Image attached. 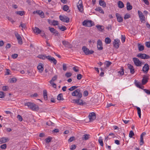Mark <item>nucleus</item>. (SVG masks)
Instances as JSON below:
<instances>
[{"mask_svg": "<svg viewBox=\"0 0 150 150\" xmlns=\"http://www.w3.org/2000/svg\"><path fill=\"white\" fill-rule=\"evenodd\" d=\"M24 105L25 106H28V108L33 110L37 111L39 109V107L38 105L32 103L28 102L25 103Z\"/></svg>", "mask_w": 150, "mask_h": 150, "instance_id": "nucleus-1", "label": "nucleus"}, {"mask_svg": "<svg viewBox=\"0 0 150 150\" xmlns=\"http://www.w3.org/2000/svg\"><path fill=\"white\" fill-rule=\"evenodd\" d=\"M71 95L73 96H76L77 98H81L82 96L80 90L79 89H77L72 92Z\"/></svg>", "mask_w": 150, "mask_h": 150, "instance_id": "nucleus-2", "label": "nucleus"}, {"mask_svg": "<svg viewBox=\"0 0 150 150\" xmlns=\"http://www.w3.org/2000/svg\"><path fill=\"white\" fill-rule=\"evenodd\" d=\"M83 25L85 26L90 27L93 25V23L90 20H84L82 23Z\"/></svg>", "mask_w": 150, "mask_h": 150, "instance_id": "nucleus-3", "label": "nucleus"}, {"mask_svg": "<svg viewBox=\"0 0 150 150\" xmlns=\"http://www.w3.org/2000/svg\"><path fill=\"white\" fill-rule=\"evenodd\" d=\"M82 49L85 54L86 55L92 54L94 52V51L89 50L86 46L83 47Z\"/></svg>", "mask_w": 150, "mask_h": 150, "instance_id": "nucleus-4", "label": "nucleus"}, {"mask_svg": "<svg viewBox=\"0 0 150 150\" xmlns=\"http://www.w3.org/2000/svg\"><path fill=\"white\" fill-rule=\"evenodd\" d=\"M137 57L143 59H148L150 58V56L145 54L139 53L137 55Z\"/></svg>", "mask_w": 150, "mask_h": 150, "instance_id": "nucleus-5", "label": "nucleus"}, {"mask_svg": "<svg viewBox=\"0 0 150 150\" xmlns=\"http://www.w3.org/2000/svg\"><path fill=\"white\" fill-rule=\"evenodd\" d=\"M134 64L137 66H141L142 62H141L138 58L136 57H134L132 59Z\"/></svg>", "mask_w": 150, "mask_h": 150, "instance_id": "nucleus-6", "label": "nucleus"}, {"mask_svg": "<svg viewBox=\"0 0 150 150\" xmlns=\"http://www.w3.org/2000/svg\"><path fill=\"white\" fill-rule=\"evenodd\" d=\"M59 18L60 20L64 22L68 23L69 21V18L67 16L60 15Z\"/></svg>", "mask_w": 150, "mask_h": 150, "instance_id": "nucleus-7", "label": "nucleus"}, {"mask_svg": "<svg viewBox=\"0 0 150 150\" xmlns=\"http://www.w3.org/2000/svg\"><path fill=\"white\" fill-rule=\"evenodd\" d=\"M77 7L78 10L81 12L83 11V6L82 4V2L81 0H79L78 3L77 4Z\"/></svg>", "mask_w": 150, "mask_h": 150, "instance_id": "nucleus-8", "label": "nucleus"}, {"mask_svg": "<svg viewBox=\"0 0 150 150\" xmlns=\"http://www.w3.org/2000/svg\"><path fill=\"white\" fill-rule=\"evenodd\" d=\"M88 117L89 118L90 121L92 122L96 118V115L94 112H92L89 114Z\"/></svg>", "mask_w": 150, "mask_h": 150, "instance_id": "nucleus-9", "label": "nucleus"}, {"mask_svg": "<svg viewBox=\"0 0 150 150\" xmlns=\"http://www.w3.org/2000/svg\"><path fill=\"white\" fill-rule=\"evenodd\" d=\"M74 103H76L77 104L80 105H83L85 103L83 102V100H82L80 99V98H77L76 99H74L73 100Z\"/></svg>", "mask_w": 150, "mask_h": 150, "instance_id": "nucleus-10", "label": "nucleus"}, {"mask_svg": "<svg viewBox=\"0 0 150 150\" xmlns=\"http://www.w3.org/2000/svg\"><path fill=\"white\" fill-rule=\"evenodd\" d=\"M47 59L50 61L51 63H53L54 65H56L57 63V61L56 59L51 56H47Z\"/></svg>", "mask_w": 150, "mask_h": 150, "instance_id": "nucleus-11", "label": "nucleus"}, {"mask_svg": "<svg viewBox=\"0 0 150 150\" xmlns=\"http://www.w3.org/2000/svg\"><path fill=\"white\" fill-rule=\"evenodd\" d=\"M149 77L147 75H144L142 81V85H145L147 82Z\"/></svg>", "mask_w": 150, "mask_h": 150, "instance_id": "nucleus-12", "label": "nucleus"}, {"mask_svg": "<svg viewBox=\"0 0 150 150\" xmlns=\"http://www.w3.org/2000/svg\"><path fill=\"white\" fill-rule=\"evenodd\" d=\"M63 45L65 47H67L69 48H71L72 46L68 42L64 40L62 41Z\"/></svg>", "mask_w": 150, "mask_h": 150, "instance_id": "nucleus-13", "label": "nucleus"}, {"mask_svg": "<svg viewBox=\"0 0 150 150\" xmlns=\"http://www.w3.org/2000/svg\"><path fill=\"white\" fill-rule=\"evenodd\" d=\"M15 35L18 40V43L20 44H22V40L20 35L17 32L15 33Z\"/></svg>", "mask_w": 150, "mask_h": 150, "instance_id": "nucleus-14", "label": "nucleus"}, {"mask_svg": "<svg viewBox=\"0 0 150 150\" xmlns=\"http://www.w3.org/2000/svg\"><path fill=\"white\" fill-rule=\"evenodd\" d=\"M102 41L100 40H98L97 42V47L98 50H102L103 49Z\"/></svg>", "mask_w": 150, "mask_h": 150, "instance_id": "nucleus-15", "label": "nucleus"}, {"mask_svg": "<svg viewBox=\"0 0 150 150\" xmlns=\"http://www.w3.org/2000/svg\"><path fill=\"white\" fill-rule=\"evenodd\" d=\"M33 14H37L39 15L41 18H43L44 17V13L41 10H37L33 12Z\"/></svg>", "mask_w": 150, "mask_h": 150, "instance_id": "nucleus-16", "label": "nucleus"}, {"mask_svg": "<svg viewBox=\"0 0 150 150\" xmlns=\"http://www.w3.org/2000/svg\"><path fill=\"white\" fill-rule=\"evenodd\" d=\"M149 69V66L147 64H145L142 68V71L146 73Z\"/></svg>", "mask_w": 150, "mask_h": 150, "instance_id": "nucleus-17", "label": "nucleus"}, {"mask_svg": "<svg viewBox=\"0 0 150 150\" xmlns=\"http://www.w3.org/2000/svg\"><path fill=\"white\" fill-rule=\"evenodd\" d=\"M117 18V21L120 23L122 22L123 21V18L118 13L115 14Z\"/></svg>", "mask_w": 150, "mask_h": 150, "instance_id": "nucleus-18", "label": "nucleus"}, {"mask_svg": "<svg viewBox=\"0 0 150 150\" xmlns=\"http://www.w3.org/2000/svg\"><path fill=\"white\" fill-rule=\"evenodd\" d=\"M49 29L52 33H53L55 36H58L59 34L58 32L54 28L49 27Z\"/></svg>", "mask_w": 150, "mask_h": 150, "instance_id": "nucleus-19", "label": "nucleus"}, {"mask_svg": "<svg viewBox=\"0 0 150 150\" xmlns=\"http://www.w3.org/2000/svg\"><path fill=\"white\" fill-rule=\"evenodd\" d=\"M127 66L128 69L130 70L131 73L132 74H133L135 72L134 69V67L130 64H128Z\"/></svg>", "mask_w": 150, "mask_h": 150, "instance_id": "nucleus-20", "label": "nucleus"}, {"mask_svg": "<svg viewBox=\"0 0 150 150\" xmlns=\"http://www.w3.org/2000/svg\"><path fill=\"white\" fill-rule=\"evenodd\" d=\"M120 41L118 40H115L113 42V45L114 47L116 48L117 49L119 46V42Z\"/></svg>", "mask_w": 150, "mask_h": 150, "instance_id": "nucleus-21", "label": "nucleus"}, {"mask_svg": "<svg viewBox=\"0 0 150 150\" xmlns=\"http://www.w3.org/2000/svg\"><path fill=\"white\" fill-rule=\"evenodd\" d=\"M33 31L36 34L40 33V32H41V30L38 28L37 27H35V28L33 30Z\"/></svg>", "mask_w": 150, "mask_h": 150, "instance_id": "nucleus-22", "label": "nucleus"}, {"mask_svg": "<svg viewBox=\"0 0 150 150\" xmlns=\"http://www.w3.org/2000/svg\"><path fill=\"white\" fill-rule=\"evenodd\" d=\"M95 10L96 11H98L99 13L102 14L104 13V12L101 8L100 7H97L95 9Z\"/></svg>", "mask_w": 150, "mask_h": 150, "instance_id": "nucleus-23", "label": "nucleus"}, {"mask_svg": "<svg viewBox=\"0 0 150 150\" xmlns=\"http://www.w3.org/2000/svg\"><path fill=\"white\" fill-rule=\"evenodd\" d=\"M90 135L89 134H85L83 135L82 139L83 140H87L90 138Z\"/></svg>", "mask_w": 150, "mask_h": 150, "instance_id": "nucleus-24", "label": "nucleus"}, {"mask_svg": "<svg viewBox=\"0 0 150 150\" xmlns=\"http://www.w3.org/2000/svg\"><path fill=\"white\" fill-rule=\"evenodd\" d=\"M43 95L44 99L45 100H47V92L45 90L43 91Z\"/></svg>", "mask_w": 150, "mask_h": 150, "instance_id": "nucleus-25", "label": "nucleus"}, {"mask_svg": "<svg viewBox=\"0 0 150 150\" xmlns=\"http://www.w3.org/2000/svg\"><path fill=\"white\" fill-rule=\"evenodd\" d=\"M132 6L130 5V3L129 2H127V9L128 11H130L132 9Z\"/></svg>", "mask_w": 150, "mask_h": 150, "instance_id": "nucleus-26", "label": "nucleus"}, {"mask_svg": "<svg viewBox=\"0 0 150 150\" xmlns=\"http://www.w3.org/2000/svg\"><path fill=\"white\" fill-rule=\"evenodd\" d=\"M99 3L100 6H102L103 7L106 6V4L104 1L102 0H100Z\"/></svg>", "mask_w": 150, "mask_h": 150, "instance_id": "nucleus-27", "label": "nucleus"}, {"mask_svg": "<svg viewBox=\"0 0 150 150\" xmlns=\"http://www.w3.org/2000/svg\"><path fill=\"white\" fill-rule=\"evenodd\" d=\"M38 57L39 58L43 59H47V56L46 55L39 54Z\"/></svg>", "mask_w": 150, "mask_h": 150, "instance_id": "nucleus-28", "label": "nucleus"}, {"mask_svg": "<svg viewBox=\"0 0 150 150\" xmlns=\"http://www.w3.org/2000/svg\"><path fill=\"white\" fill-rule=\"evenodd\" d=\"M7 141V139L6 137H3L0 138V144L5 143Z\"/></svg>", "mask_w": 150, "mask_h": 150, "instance_id": "nucleus-29", "label": "nucleus"}, {"mask_svg": "<svg viewBox=\"0 0 150 150\" xmlns=\"http://www.w3.org/2000/svg\"><path fill=\"white\" fill-rule=\"evenodd\" d=\"M118 6L120 8H122L124 7V4L121 1H119L118 2Z\"/></svg>", "mask_w": 150, "mask_h": 150, "instance_id": "nucleus-30", "label": "nucleus"}, {"mask_svg": "<svg viewBox=\"0 0 150 150\" xmlns=\"http://www.w3.org/2000/svg\"><path fill=\"white\" fill-rule=\"evenodd\" d=\"M96 26L99 31L102 32L103 30L104 29L103 26L99 25H97Z\"/></svg>", "mask_w": 150, "mask_h": 150, "instance_id": "nucleus-31", "label": "nucleus"}, {"mask_svg": "<svg viewBox=\"0 0 150 150\" xmlns=\"http://www.w3.org/2000/svg\"><path fill=\"white\" fill-rule=\"evenodd\" d=\"M57 99L58 100H63L64 99L63 98L62 95V93L59 94L57 96Z\"/></svg>", "mask_w": 150, "mask_h": 150, "instance_id": "nucleus-32", "label": "nucleus"}, {"mask_svg": "<svg viewBox=\"0 0 150 150\" xmlns=\"http://www.w3.org/2000/svg\"><path fill=\"white\" fill-rule=\"evenodd\" d=\"M98 141L100 145L102 146H103V144L102 137H99Z\"/></svg>", "mask_w": 150, "mask_h": 150, "instance_id": "nucleus-33", "label": "nucleus"}, {"mask_svg": "<svg viewBox=\"0 0 150 150\" xmlns=\"http://www.w3.org/2000/svg\"><path fill=\"white\" fill-rule=\"evenodd\" d=\"M37 68L40 72H42L44 69L43 66L41 65H38L37 67Z\"/></svg>", "mask_w": 150, "mask_h": 150, "instance_id": "nucleus-34", "label": "nucleus"}, {"mask_svg": "<svg viewBox=\"0 0 150 150\" xmlns=\"http://www.w3.org/2000/svg\"><path fill=\"white\" fill-rule=\"evenodd\" d=\"M138 48L139 51H142L144 49V46L143 45H141L139 44H138Z\"/></svg>", "mask_w": 150, "mask_h": 150, "instance_id": "nucleus-35", "label": "nucleus"}, {"mask_svg": "<svg viewBox=\"0 0 150 150\" xmlns=\"http://www.w3.org/2000/svg\"><path fill=\"white\" fill-rule=\"evenodd\" d=\"M16 13L21 16L25 14V12L23 11H17L16 12Z\"/></svg>", "mask_w": 150, "mask_h": 150, "instance_id": "nucleus-36", "label": "nucleus"}, {"mask_svg": "<svg viewBox=\"0 0 150 150\" xmlns=\"http://www.w3.org/2000/svg\"><path fill=\"white\" fill-rule=\"evenodd\" d=\"M57 78V75L54 76L52 78V79L50 81V83H51L52 82H53L54 81L56 80Z\"/></svg>", "mask_w": 150, "mask_h": 150, "instance_id": "nucleus-37", "label": "nucleus"}, {"mask_svg": "<svg viewBox=\"0 0 150 150\" xmlns=\"http://www.w3.org/2000/svg\"><path fill=\"white\" fill-rule=\"evenodd\" d=\"M140 19V20L141 21V22L143 23H145L146 22L145 20V17L144 16H141V17H139Z\"/></svg>", "mask_w": 150, "mask_h": 150, "instance_id": "nucleus-38", "label": "nucleus"}, {"mask_svg": "<svg viewBox=\"0 0 150 150\" xmlns=\"http://www.w3.org/2000/svg\"><path fill=\"white\" fill-rule=\"evenodd\" d=\"M137 113L138 115L139 116L140 118H141V110L140 108L138 107H137Z\"/></svg>", "mask_w": 150, "mask_h": 150, "instance_id": "nucleus-39", "label": "nucleus"}, {"mask_svg": "<svg viewBox=\"0 0 150 150\" xmlns=\"http://www.w3.org/2000/svg\"><path fill=\"white\" fill-rule=\"evenodd\" d=\"M105 42L106 44H109L111 42V40L108 37L106 38L105 39Z\"/></svg>", "mask_w": 150, "mask_h": 150, "instance_id": "nucleus-40", "label": "nucleus"}, {"mask_svg": "<svg viewBox=\"0 0 150 150\" xmlns=\"http://www.w3.org/2000/svg\"><path fill=\"white\" fill-rule=\"evenodd\" d=\"M58 28L60 30H61L62 31H64L65 30L67 29L64 26H58Z\"/></svg>", "mask_w": 150, "mask_h": 150, "instance_id": "nucleus-41", "label": "nucleus"}, {"mask_svg": "<svg viewBox=\"0 0 150 150\" xmlns=\"http://www.w3.org/2000/svg\"><path fill=\"white\" fill-rule=\"evenodd\" d=\"M112 64V62L109 61H106L104 63V64L106 66V67H108Z\"/></svg>", "mask_w": 150, "mask_h": 150, "instance_id": "nucleus-42", "label": "nucleus"}, {"mask_svg": "<svg viewBox=\"0 0 150 150\" xmlns=\"http://www.w3.org/2000/svg\"><path fill=\"white\" fill-rule=\"evenodd\" d=\"M144 144L143 138L142 137V136H140V142L139 143L140 145H142Z\"/></svg>", "mask_w": 150, "mask_h": 150, "instance_id": "nucleus-43", "label": "nucleus"}, {"mask_svg": "<svg viewBox=\"0 0 150 150\" xmlns=\"http://www.w3.org/2000/svg\"><path fill=\"white\" fill-rule=\"evenodd\" d=\"M135 83L136 86L140 88H142L141 87V85L140 83L138 82L137 81H135Z\"/></svg>", "mask_w": 150, "mask_h": 150, "instance_id": "nucleus-44", "label": "nucleus"}, {"mask_svg": "<svg viewBox=\"0 0 150 150\" xmlns=\"http://www.w3.org/2000/svg\"><path fill=\"white\" fill-rule=\"evenodd\" d=\"M46 125H48L49 126L50 125L52 126H54V123L51 122V121H49L46 122Z\"/></svg>", "mask_w": 150, "mask_h": 150, "instance_id": "nucleus-45", "label": "nucleus"}, {"mask_svg": "<svg viewBox=\"0 0 150 150\" xmlns=\"http://www.w3.org/2000/svg\"><path fill=\"white\" fill-rule=\"evenodd\" d=\"M78 87V86H72L71 87H70L69 88V90L70 91H73V90L75 89L76 88H77Z\"/></svg>", "mask_w": 150, "mask_h": 150, "instance_id": "nucleus-46", "label": "nucleus"}, {"mask_svg": "<svg viewBox=\"0 0 150 150\" xmlns=\"http://www.w3.org/2000/svg\"><path fill=\"white\" fill-rule=\"evenodd\" d=\"M118 73L121 75L124 74V69L123 68L121 69L120 70L118 71Z\"/></svg>", "mask_w": 150, "mask_h": 150, "instance_id": "nucleus-47", "label": "nucleus"}, {"mask_svg": "<svg viewBox=\"0 0 150 150\" xmlns=\"http://www.w3.org/2000/svg\"><path fill=\"white\" fill-rule=\"evenodd\" d=\"M134 135V132L132 131L131 130L130 131L129 134V137L130 138L132 137Z\"/></svg>", "mask_w": 150, "mask_h": 150, "instance_id": "nucleus-48", "label": "nucleus"}, {"mask_svg": "<svg viewBox=\"0 0 150 150\" xmlns=\"http://www.w3.org/2000/svg\"><path fill=\"white\" fill-rule=\"evenodd\" d=\"M125 35H121V40L122 43H124L125 41Z\"/></svg>", "mask_w": 150, "mask_h": 150, "instance_id": "nucleus-49", "label": "nucleus"}, {"mask_svg": "<svg viewBox=\"0 0 150 150\" xmlns=\"http://www.w3.org/2000/svg\"><path fill=\"white\" fill-rule=\"evenodd\" d=\"M69 6L67 5H65L63 7V9L65 11H67L69 9Z\"/></svg>", "mask_w": 150, "mask_h": 150, "instance_id": "nucleus-50", "label": "nucleus"}, {"mask_svg": "<svg viewBox=\"0 0 150 150\" xmlns=\"http://www.w3.org/2000/svg\"><path fill=\"white\" fill-rule=\"evenodd\" d=\"M6 144H4L0 146V148L3 149H5L6 148Z\"/></svg>", "mask_w": 150, "mask_h": 150, "instance_id": "nucleus-51", "label": "nucleus"}, {"mask_svg": "<svg viewBox=\"0 0 150 150\" xmlns=\"http://www.w3.org/2000/svg\"><path fill=\"white\" fill-rule=\"evenodd\" d=\"M52 23L53 25L54 26L58 25H59L58 21L55 20H53V21Z\"/></svg>", "mask_w": 150, "mask_h": 150, "instance_id": "nucleus-52", "label": "nucleus"}, {"mask_svg": "<svg viewBox=\"0 0 150 150\" xmlns=\"http://www.w3.org/2000/svg\"><path fill=\"white\" fill-rule=\"evenodd\" d=\"M17 118L20 122L22 121L23 119L21 115H18L17 117Z\"/></svg>", "mask_w": 150, "mask_h": 150, "instance_id": "nucleus-53", "label": "nucleus"}, {"mask_svg": "<svg viewBox=\"0 0 150 150\" xmlns=\"http://www.w3.org/2000/svg\"><path fill=\"white\" fill-rule=\"evenodd\" d=\"M52 138L50 137H48L45 139V141L47 143H48L51 141Z\"/></svg>", "mask_w": 150, "mask_h": 150, "instance_id": "nucleus-54", "label": "nucleus"}, {"mask_svg": "<svg viewBox=\"0 0 150 150\" xmlns=\"http://www.w3.org/2000/svg\"><path fill=\"white\" fill-rule=\"evenodd\" d=\"M71 75L72 74L70 72H67L65 74V76L67 78L71 77Z\"/></svg>", "mask_w": 150, "mask_h": 150, "instance_id": "nucleus-55", "label": "nucleus"}, {"mask_svg": "<svg viewBox=\"0 0 150 150\" xmlns=\"http://www.w3.org/2000/svg\"><path fill=\"white\" fill-rule=\"evenodd\" d=\"M5 93L3 91H0V98H2L5 96Z\"/></svg>", "mask_w": 150, "mask_h": 150, "instance_id": "nucleus-56", "label": "nucleus"}, {"mask_svg": "<svg viewBox=\"0 0 150 150\" xmlns=\"http://www.w3.org/2000/svg\"><path fill=\"white\" fill-rule=\"evenodd\" d=\"M40 33H41V36L43 37V38H46V35L44 33V31H41V32H40Z\"/></svg>", "mask_w": 150, "mask_h": 150, "instance_id": "nucleus-57", "label": "nucleus"}, {"mask_svg": "<svg viewBox=\"0 0 150 150\" xmlns=\"http://www.w3.org/2000/svg\"><path fill=\"white\" fill-rule=\"evenodd\" d=\"M21 26L22 28L25 29L26 27V25L25 24L23 23L22 22L21 23L20 25L19 26V27Z\"/></svg>", "mask_w": 150, "mask_h": 150, "instance_id": "nucleus-58", "label": "nucleus"}, {"mask_svg": "<svg viewBox=\"0 0 150 150\" xmlns=\"http://www.w3.org/2000/svg\"><path fill=\"white\" fill-rule=\"evenodd\" d=\"M130 17V15L129 14H126L124 17V18L125 19H126L129 18Z\"/></svg>", "mask_w": 150, "mask_h": 150, "instance_id": "nucleus-59", "label": "nucleus"}, {"mask_svg": "<svg viewBox=\"0 0 150 150\" xmlns=\"http://www.w3.org/2000/svg\"><path fill=\"white\" fill-rule=\"evenodd\" d=\"M73 70L75 72H77L79 71L78 67L77 66H75L73 67Z\"/></svg>", "mask_w": 150, "mask_h": 150, "instance_id": "nucleus-60", "label": "nucleus"}, {"mask_svg": "<svg viewBox=\"0 0 150 150\" xmlns=\"http://www.w3.org/2000/svg\"><path fill=\"white\" fill-rule=\"evenodd\" d=\"M62 67H63V69L64 71H65L67 70V65L66 64H63L62 65Z\"/></svg>", "mask_w": 150, "mask_h": 150, "instance_id": "nucleus-61", "label": "nucleus"}, {"mask_svg": "<svg viewBox=\"0 0 150 150\" xmlns=\"http://www.w3.org/2000/svg\"><path fill=\"white\" fill-rule=\"evenodd\" d=\"M144 91L148 95H150V91L146 89H143Z\"/></svg>", "mask_w": 150, "mask_h": 150, "instance_id": "nucleus-62", "label": "nucleus"}, {"mask_svg": "<svg viewBox=\"0 0 150 150\" xmlns=\"http://www.w3.org/2000/svg\"><path fill=\"white\" fill-rule=\"evenodd\" d=\"M88 92L87 91H85L83 93V96L85 97L87 96L88 95Z\"/></svg>", "mask_w": 150, "mask_h": 150, "instance_id": "nucleus-63", "label": "nucleus"}, {"mask_svg": "<svg viewBox=\"0 0 150 150\" xmlns=\"http://www.w3.org/2000/svg\"><path fill=\"white\" fill-rule=\"evenodd\" d=\"M82 76V75L81 74H78L77 75V78L78 80H80L81 79Z\"/></svg>", "mask_w": 150, "mask_h": 150, "instance_id": "nucleus-64", "label": "nucleus"}]
</instances>
